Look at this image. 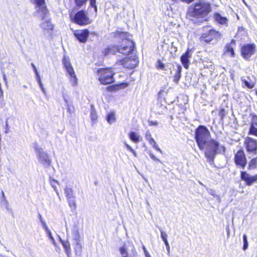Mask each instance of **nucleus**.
<instances>
[{
	"instance_id": "obj_1",
	"label": "nucleus",
	"mask_w": 257,
	"mask_h": 257,
	"mask_svg": "<svg viewBox=\"0 0 257 257\" xmlns=\"http://www.w3.org/2000/svg\"><path fill=\"white\" fill-rule=\"evenodd\" d=\"M116 36L122 39V41L121 44L118 46L108 47L109 49H110L109 51L110 54H114L116 52H118L124 55H127L133 51L135 44L133 41L127 38L128 36L127 33L118 32L116 34Z\"/></svg>"
},
{
	"instance_id": "obj_2",
	"label": "nucleus",
	"mask_w": 257,
	"mask_h": 257,
	"mask_svg": "<svg viewBox=\"0 0 257 257\" xmlns=\"http://www.w3.org/2000/svg\"><path fill=\"white\" fill-rule=\"evenodd\" d=\"M211 10V8L208 3L200 1L194 5L191 14L193 17L199 19L198 22L200 23L207 20V16Z\"/></svg>"
},
{
	"instance_id": "obj_3",
	"label": "nucleus",
	"mask_w": 257,
	"mask_h": 257,
	"mask_svg": "<svg viewBox=\"0 0 257 257\" xmlns=\"http://www.w3.org/2000/svg\"><path fill=\"white\" fill-rule=\"evenodd\" d=\"M205 156L210 161H213L216 155L221 152H225V148L219 146L218 142L210 139L205 144Z\"/></svg>"
},
{
	"instance_id": "obj_4",
	"label": "nucleus",
	"mask_w": 257,
	"mask_h": 257,
	"mask_svg": "<svg viewBox=\"0 0 257 257\" xmlns=\"http://www.w3.org/2000/svg\"><path fill=\"white\" fill-rule=\"evenodd\" d=\"M211 135L206 127L199 125L195 130V139L197 144L201 150H204L205 144L210 140Z\"/></svg>"
},
{
	"instance_id": "obj_5",
	"label": "nucleus",
	"mask_w": 257,
	"mask_h": 257,
	"mask_svg": "<svg viewBox=\"0 0 257 257\" xmlns=\"http://www.w3.org/2000/svg\"><path fill=\"white\" fill-rule=\"evenodd\" d=\"M33 148L36 154L39 162L44 167H49L51 165L52 162L48 153L45 152L37 143H34L33 144Z\"/></svg>"
},
{
	"instance_id": "obj_6",
	"label": "nucleus",
	"mask_w": 257,
	"mask_h": 257,
	"mask_svg": "<svg viewBox=\"0 0 257 257\" xmlns=\"http://www.w3.org/2000/svg\"><path fill=\"white\" fill-rule=\"evenodd\" d=\"M98 75H99V80L102 84H108L114 82V72L110 68L98 70Z\"/></svg>"
},
{
	"instance_id": "obj_7",
	"label": "nucleus",
	"mask_w": 257,
	"mask_h": 257,
	"mask_svg": "<svg viewBox=\"0 0 257 257\" xmlns=\"http://www.w3.org/2000/svg\"><path fill=\"white\" fill-rule=\"evenodd\" d=\"M41 11L42 13L39 14V16L41 18L42 21V22L40 24V27L44 30H52L53 28V26L48 17V11L45 8H42Z\"/></svg>"
},
{
	"instance_id": "obj_8",
	"label": "nucleus",
	"mask_w": 257,
	"mask_h": 257,
	"mask_svg": "<svg viewBox=\"0 0 257 257\" xmlns=\"http://www.w3.org/2000/svg\"><path fill=\"white\" fill-rule=\"evenodd\" d=\"M256 51V46L254 44H244L241 49L242 57L246 60H249L250 58L254 54Z\"/></svg>"
},
{
	"instance_id": "obj_9",
	"label": "nucleus",
	"mask_w": 257,
	"mask_h": 257,
	"mask_svg": "<svg viewBox=\"0 0 257 257\" xmlns=\"http://www.w3.org/2000/svg\"><path fill=\"white\" fill-rule=\"evenodd\" d=\"M74 22L77 24L81 26L87 25L91 23L86 13L83 10L78 12L75 15Z\"/></svg>"
},
{
	"instance_id": "obj_10",
	"label": "nucleus",
	"mask_w": 257,
	"mask_h": 257,
	"mask_svg": "<svg viewBox=\"0 0 257 257\" xmlns=\"http://www.w3.org/2000/svg\"><path fill=\"white\" fill-rule=\"evenodd\" d=\"M220 34L214 30H210L208 33H204L202 35V40L207 43H209L212 41L216 42L218 39L220 38Z\"/></svg>"
},
{
	"instance_id": "obj_11",
	"label": "nucleus",
	"mask_w": 257,
	"mask_h": 257,
	"mask_svg": "<svg viewBox=\"0 0 257 257\" xmlns=\"http://www.w3.org/2000/svg\"><path fill=\"white\" fill-rule=\"evenodd\" d=\"M235 163L236 165L244 169L246 165V159L242 150H239L235 155Z\"/></svg>"
},
{
	"instance_id": "obj_12",
	"label": "nucleus",
	"mask_w": 257,
	"mask_h": 257,
	"mask_svg": "<svg viewBox=\"0 0 257 257\" xmlns=\"http://www.w3.org/2000/svg\"><path fill=\"white\" fill-rule=\"evenodd\" d=\"M244 144L246 150L249 153L256 154L257 151V141L251 138L246 139Z\"/></svg>"
},
{
	"instance_id": "obj_13",
	"label": "nucleus",
	"mask_w": 257,
	"mask_h": 257,
	"mask_svg": "<svg viewBox=\"0 0 257 257\" xmlns=\"http://www.w3.org/2000/svg\"><path fill=\"white\" fill-rule=\"evenodd\" d=\"M240 178L248 186H251L253 183L257 182V175L251 176L245 171L241 172Z\"/></svg>"
},
{
	"instance_id": "obj_14",
	"label": "nucleus",
	"mask_w": 257,
	"mask_h": 257,
	"mask_svg": "<svg viewBox=\"0 0 257 257\" xmlns=\"http://www.w3.org/2000/svg\"><path fill=\"white\" fill-rule=\"evenodd\" d=\"M138 63V60L136 58H125L122 60L121 64L124 67L132 69L135 68Z\"/></svg>"
},
{
	"instance_id": "obj_15",
	"label": "nucleus",
	"mask_w": 257,
	"mask_h": 257,
	"mask_svg": "<svg viewBox=\"0 0 257 257\" xmlns=\"http://www.w3.org/2000/svg\"><path fill=\"white\" fill-rule=\"evenodd\" d=\"M76 38L82 43L85 42L89 35V31L87 29L76 31L74 33Z\"/></svg>"
},
{
	"instance_id": "obj_16",
	"label": "nucleus",
	"mask_w": 257,
	"mask_h": 257,
	"mask_svg": "<svg viewBox=\"0 0 257 257\" xmlns=\"http://www.w3.org/2000/svg\"><path fill=\"white\" fill-rule=\"evenodd\" d=\"M191 50L189 49L187 50V51L183 54L181 57V61L184 66V67L188 69L189 65V59L191 57V54L190 52Z\"/></svg>"
},
{
	"instance_id": "obj_17",
	"label": "nucleus",
	"mask_w": 257,
	"mask_h": 257,
	"mask_svg": "<svg viewBox=\"0 0 257 257\" xmlns=\"http://www.w3.org/2000/svg\"><path fill=\"white\" fill-rule=\"evenodd\" d=\"M257 116H253L249 128V134L257 137Z\"/></svg>"
},
{
	"instance_id": "obj_18",
	"label": "nucleus",
	"mask_w": 257,
	"mask_h": 257,
	"mask_svg": "<svg viewBox=\"0 0 257 257\" xmlns=\"http://www.w3.org/2000/svg\"><path fill=\"white\" fill-rule=\"evenodd\" d=\"M76 245L75 246V251L76 254H79V255L81 253L82 251V245L81 244L80 238L79 235H77V236L75 238Z\"/></svg>"
},
{
	"instance_id": "obj_19",
	"label": "nucleus",
	"mask_w": 257,
	"mask_h": 257,
	"mask_svg": "<svg viewBox=\"0 0 257 257\" xmlns=\"http://www.w3.org/2000/svg\"><path fill=\"white\" fill-rule=\"evenodd\" d=\"M235 45V41L234 40H232L230 44H227L225 49V53H230L231 57L234 56V52L233 49V46Z\"/></svg>"
},
{
	"instance_id": "obj_20",
	"label": "nucleus",
	"mask_w": 257,
	"mask_h": 257,
	"mask_svg": "<svg viewBox=\"0 0 257 257\" xmlns=\"http://www.w3.org/2000/svg\"><path fill=\"white\" fill-rule=\"evenodd\" d=\"M215 20L220 24H225L227 23V20L225 17L221 16L218 13H215L214 15Z\"/></svg>"
},
{
	"instance_id": "obj_21",
	"label": "nucleus",
	"mask_w": 257,
	"mask_h": 257,
	"mask_svg": "<svg viewBox=\"0 0 257 257\" xmlns=\"http://www.w3.org/2000/svg\"><path fill=\"white\" fill-rule=\"evenodd\" d=\"M64 191L67 199L75 198V195L71 187L67 186L66 187Z\"/></svg>"
},
{
	"instance_id": "obj_22",
	"label": "nucleus",
	"mask_w": 257,
	"mask_h": 257,
	"mask_svg": "<svg viewBox=\"0 0 257 257\" xmlns=\"http://www.w3.org/2000/svg\"><path fill=\"white\" fill-rule=\"evenodd\" d=\"M242 81L244 82V85L248 88H252L254 86V81L251 80L249 77H247V79L244 78H241Z\"/></svg>"
},
{
	"instance_id": "obj_23",
	"label": "nucleus",
	"mask_w": 257,
	"mask_h": 257,
	"mask_svg": "<svg viewBox=\"0 0 257 257\" xmlns=\"http://www.w3.org/2000/svg\"><path fill=\"white\" fill-rule=\"evenodd\" d=\"M35 4H36L37 6L39 7L38 10H37V12L39 14L41 13L42 11H41V9L42 8H45V9H47L45 0H34Z\"/></svg>"
},
{
	"instance_id": "obj_24",
	"label": "nucleus",
	"mask_w": 257,
	"mask_h": 257,
	"mask_svg": "<svg viewBox=\"0 0 257 257\" xmlns=\"http://www.w3.org/2000/svg\"><path fill=\"white\" fill-rule=\"evenodd\" d=\"M130 139L134 143H138L140 141V137L135 132H131L129 134Z\"/></svg>"
},
{
	"instance_id": "obj_25",
	"label": "nucleus",
	"mask_w": 257,
	"mask_h": 257,
	"mask_svg": "<svg viewBox=\"0 0 257 257\" xmlns=\"http://www.w3.org/2000/svg\"><path fill=\"white\" fill-rule=\"evenodd\" d=\"M50 184L51 186L53 187L54 191L56 193L57 195H59L58 191L57 190V185L58 184V181L54 180V179L52 178L51 177L50 178Z\"/></svg>"
},
{
	"instance_id": "obj_26",
	"label": "nucleus",
	"mask_w": 257,
	"mask_h": 257,
	"mask_svg": "<svg viewBox=\"0 0 257 257\" xmlns=\"http://www.w3.org/2000/svg\"><path fill=\"white\" fill-rule=\"evenodd\" d=\"M257 167V157L252 159L248 164V169H254Z\"/></svg>"
},
{
	"instance_id": "obj_27",
	"label": "nucleus",
	"mask_w": 257,
	"mask_h": 257,
	"mask_svg": "<svg viewBox=\"0 0 257 257\" xmlns=\"http://www.w3.org/2000/svg\"><path fill=\"white\" fill-rule=\"evenodd\" d=\"M106 120L109 124H111L115 121V116L114 112L108 113L106 117Z\"/></svg>"
},
{
	"instance_id": "obj_28",
	"label": "nucleus",
	"mask_w": 257,
	"mask_h": 257,
	"mask_svg": "<svg viewBox=\"0 0 257 257\" xmlns=\"http://www.w3.org/2000/svg\"><path fill=\"white\" fill-rule=\"evenodd\" d=\"M62 62L65 68H67L72 66L70 63V59L69 57L67 56H64Z\"/></svg>"
},
{
	"instance_id": "obj_29",
	"label": "nucleus",
	"mask_w": 257,
	"mask_h": 257,
	"mask_svg": "<svg viewBox=\"0 0 257 257\" xmlns=\"http://www.w3.org/2000/svg\"><path fill=\"white\" fill-rule=\"evenodd\" d=\"M181 67L178 66L177 68V74L175 75L174 77V81L176 83H178L180 78L181 77Z\"/></svg>"
},
{
	"instance_id": "obj_30",
	"label": "nucleus",
	"mask_w": 257,
	"mask_h": 257,
	"mask_svg": "<svg viewBox=\"0 0 257 257\" xmlns=\"http://www.w3.org/2000/svg\"><path fill=\"white\" fill-rule=\"evenodd\" d=\"M150 144L153 146V147L157 151L160 152L161 153H162V152L161 150L160 149V148L158 147V145L157 144L156 141L154 139H151L150 141H149Z\"/></svg>"
},
{
	"instance_id": "obj_31",
	"label": "nucleus",
	"mask_w": 257,
	"mask_h": 257,
	"mask_svg": "<svg viewBox=\"0 0 257 257\" xmlns=\"http://www.w3.org/2000/svg\"><path fill=\"white\" fill-rule=\"evenodd\" d=\"M70 76V82L72 86H76L77 85V78L76 74H74Z\"/></svg>"
},
{
	"instance_id": "obj_32",
	"label": "nucleus",
	"mask_w": 257,
	"mask_h": 257,
	"mask_svg": "<svg viewBox=\"0 0 257 257\" xmlns=\"http://www.w3.org/2000/svg\"><path fill=\"white\" fill-rule=\"evenodd\" d=\"M90 116H91L92 121H95V120H97V116L96 114V112L95 110L93 108V107H92L91 109Z\"/></svg>"
},
{
	"instance_id": "obj_33",
	"label": "nucleus",
	"mask_w": 257,
	"mask_h": 257,
	"mask_svg": "<svg viewBox=\"0 0 257 257\" xmlns=\"http://www.w3.org/2000/svg\"><path fill=\"white\" fill-rule=\"evenodd\" d=\"M160 233H161V237L162 240H163V241L164 242L168 241V240H167L168 235L167 234V233L166 232H165L163 230V229L161 228H160Z\"/></svg>"
},
{
	"instance_id": "obj_34",
	"label": "nucleus",
	"mask_w": 257,
	"mask_h": 257,
	"mask_svg": "<svg viewBox=\"0 0 257 257\" xmlns=\"http://www.w3.org/2000/svg\"><path fill=\"white\" fill-rule=\"evenodd\" d=\"M63 246L65 250V251L66 252L67 254H68L69 252H71V247L69 242L67 241H66L65 243H63Z\"/></svg>"
},
{
	"instance_id": "obj_35",
	"label": "nucleus",
	"mask_w": 257,
	"mask_h": 257,
	"mask_svg": "<svg viewBox=\"0 0 257 257\" xmlns=\"http://www.w3.org/2000/svg\"><path fill=\"white\" fill-rule=\"evenodd\" d=\"M67 200H68V202L69 206L71 208L75 209L76 206V203H75V198H71V199L69 198V199H67Z\"/></svg>"
},
{
	"instance_id": "obj_36",
	"label": "nucleus",
	"mask_w": 257,
	"mask_h": 257,
	"mask_svg": "<svg viewBox=\"0 0 257 257\" xmlns=\"http://www.w3.org/2000/svg\"><path fill=\"white\" fill-rule=\"evenodd\" d=\"M243 249L244 250H245L248 246L247 239V236L245 234H244L243 235Z\"/></svg>"
},
{
	"instance_id": "obj_37",
	"label": "nucleus",
	"mask_w": 257,
	"mask_h": 257,
	"mask_svg": "<svg viewBox=\"0 0 257 257\" xmlns=\"http://www.w3.org/2000/svg\"><path fill=\"white\" fill-rule=\"evenodd\" d=\"M76 5L78 7H82L85 4L87 0H74Z\"/></svg>"
},
{
	"instance_id": "obj_38",
	"label": "nucleus",
	"mask_w": 257,
	"mask_h": 257,
	"mask_svg": "<svg viewBox=\"0 0 257 257\" xmlns=\"http://www.w3.org/2000/svg\"><path fill=\"white\" fill-rule=\"evenodd\" d=\"M65 69L69 76H71V75H74L75 74L72 66L65 68Z\"/></svg>"
},
{
	"instance_id": "obj_39",
	"label": "nucleus",
	"mask_w": 257,
	"mask_h": 257,
	"mask_svg": "<svg viewBox=\"0 0 257 257\" xmlns=\"http://www.w3.org/2000/svg\"><path fill=\"white\" fill-rule=\"evenodd\" d=\"M207 190L208 192L210 195L213 196L214 197H215L216 198H219V196L216 195V192H215V190H213L212 189H207Z\"/></svg>"
},
{
	"instance_id": "obj_40",
	"label": "nucleus",
	"mask_w": 257,
	"mask_h": 257,
	"mask_svg": "<svg viewBox=\"0 0 257 257\" xmlns=\"http://www.w3.org/2000/svg\"><path fill=\"white\" fill-rule=\"evenodd\" d=\"M46 233H47V235H48V237H49V238L51 239V240L52 241V243L54 245H56L55 240L54 237L52 236V233H51V231L50 230V231H48Z\"/></svg>"
},
{
	"instance_id": "obj_41",
	"label": "nucleus",
	"mask_w": 257,
	"mask_h": 257,
	"mask_svg": "<svg viewBox=\"0 0 257 257\" xmlns=\"http://www.w3.org/2000/svg\"><path fill=\"white\" fill-rule=\"evenodd\" d=\"M90 4L92 7L94 8V11L95 12H97V7L96 5V0H90Z\"/></svg>"
},
{
	"instance_id": "obj_42",
	"label": "nucleus",
	"mask_w": 257,
	"mask_h": 257,
	"mask_svg": "<svg viewBox=\"0 0 257 257\" xmlns=\"http://www.w3.org/2000/svg\"><path fill=\"white\" fill-rule=\"evenodd\" d=\"M41 223L43 225L44 228L45 229L46 232L50 231L49 229L48 228L46 222L43 220V219H41Z\"/></svg>"
},
{
	"instance_id": "obj_43",
	"label": "nucleus",
	"mask_w": 257,
	"mask_h": 257,
	"mask_svg": "<svg viewBox=\"0 0 257 257\" xmlns=\"http://www.w3.org/2000/svg\"><path fill=\"white\" fill-rule=\"evenodd\" d=\"M157 67L158 68L163 69L164 68V64L160 60H158L157 62Z\"/></svg>"
},
{
	"instance_id": "obj_44",
	"label": "nucleus",
	"mask_w": 257,
	"mask_h": 257,
	"mask_svg": "<svg viewBox=\"0 0 257 257\" xmlns=\"http://www.w3.org/2000/svg\"><path fill=\"white\" fill-rule=\"evenodd\" d=\"M110 50V49H109V47H108V48H107L105 49L102 51V53H103V55H104V56H106L108 55L109 54H110V51H109Z\"/></svg>"
},
{
	"instance_id": "obj_45",
	"label": "nucleus",
	"mask_w": 257,
	"mask_h": 257,
	"mask_svg": "<svg viewBox=\"0 0 257 257\" xmlns=\"http://www.w3.org/2000/svg\"><path fill=\"white\" fill-rule=\"evenodd\" d=\"M164 243H165V244L166 245V249L167 250V253H168V255H170V247L169 242H168V241H167V242H164Z\"/></svg>"
},
{
	"instance_id": "obj_46",
	"label": "nucleus",
	"mask_w": 257,
	"mask_h": 257,
	"mask_svg": "<svg viewBox=\"0 0 257 257\" xmlns=\"http://www.w3.org/2000/svg\"><path fill=\"white\" fill-rule=\"evenodd\" d=\"M146 138L148 141V142L149 141H150L151 139H153V138H152L151 134V133L149 132H147V133L146 134Z\"/></svg>"
},
{
	"instance_id": "obj_47",
	"label": "nucleus",
	"mask_w": 257,
	"mask_h": 257,
	"mask_svg": "<svg viewBox=\"0 0 257 257\" xmlns=\"http://www.w3.org/2000/svg\"><path fill=\"white\" fill-rule=\"evenodd\" d=\"M68 108H67V111L68 112L71 114L74 112V108L72 106H69V104L67 105Z\"/></svg>"
},
{
	"instance_id": "obj_48",
	"label": "nucleus",
	"mask_w": 257,
	"mask_h": 257,
	"mask_svg": "<svg viewBox=\"0 0 257 257\" xmlns=\"http://www.w3.org/2000/svg\"><path fill=\"white\" fill-rule=\"evenodd\" d=\"M150 156L152 160H153L154 161H158L162 163V162L160 161V160L158 159V158H157L153 154H150Z\"/></svg>"
},
{
	"instance_id": "obj_49",
	"label": "nucleus",
	"mask_w": 257,
	"mask_h": 257,
	"mask_svg": "<svg viewBox=\"0 0 257 257\" xmlns=\"http://www.w3.org/2000/svg\"><path fill=\"white\" fill-rule=\"evenodd\" d=\"M149 124L150 125H155L157 126L158 125V122L157 121H149Z\"/></svg>"
},
{
	"instance_id": "obj_50",
	"label": "nucleus",
	"mask_w": 257,
	"mask_h": 257,
	"mask_svg": "<svg viewBox=\"0 0 257 257\" xmlns=\"http://www.w3.org/2000/svg\"><path fill=\"white\" fill-rule=\"evenodd\" d=\"M36 75L37 81L38 82L39 84H40V83H42V82H41V78H40V75L39 74V73L37 72V74H36Z\"/></svg>"
},
{
	"instance_id": "obj_51",
	"label": "nucleus",
	"mask_w": 257,
	"mask_h": 257,
	"mask_svg": "<svg viewBox=\"0 0 257 257\" xmlns=\"http://www.w3.org/2000/svg\"><path fill=\"white\" fill-rule=\"evenodd\" d=\"M124 145L128 150L130 152H133V149L129 145L125 143H124Z\"/></svg>"
},
{
	"instance_id": "obj_52",
	"label": "nucleus",
	"mask_w": 257,
	"mask_h": 257,
	"mask_svg": "<svg viewBox=\"0 0 257 257\" xmlns=\"http://www.w3.org/2000/svg\"><path fill=\"white\" fill-rule=\"evenodd\" d=\"M39 86H40V88H41V90H42V91H43V92L44 94H45V93H46V91H45V88H44V87H43V85L42 83L39 84Z\"/></svg>"
},
{
	"instance_id": "obj_53",
	"label": "nucleus",
	"mask_w": 257,
	"mask_h": 257,
	"mask_svg": "<svg viewBox=\"0 0 257 257\" xmlns=\"http://www.w3.org/2000/svg\"><path fill=\"white\" fill-rule=\"evenodd\" d=\"M31 65H32V67H33V69H34V72H35V74H37V72H38V71H37V68H36V67L35 65L33 63H32V64H31Z\"/></svg>"
},
{
	"instance_id": "obj_54",
	"label": "nucleus",
	"mask_w": 257,
	"mask_h": 257,
	"mask_svg": "<svg viewBox=\"0 0 257 257\" xmlns=\"http://www.w3.org/2000/svg\"><path fill=\"white\" fill-rule=\"evenodd\" d=\"M132 247H133V249H132V253H133V254H134V253H137V251H136V249H135V246H134L133 245H132Z\"/></svg>"
},
{
	"instance_id": "obj_55",
	"label": "nucleus",
	"mask_w": 257,
	"mask_h": 257,
	"mask_svg": "<svg viewBox=\"0 0 257 257\" xmlns=\"http://www.w3.org/2000/svg\"><path fill=\"white\" fill-rule=\"evenodd\" d=\"M3 78H4V80H5V84L7 85L8 82H7L5 74L3 75Z\"/></svg>"
},
{
	"instance_id": "obj_56",
	"label": "nucleus",
	"mask_w": 257,
	"mask_h": 257,
	"mask_svg": "<svg viewBox=\"0 0 257 257\" xmlns=\"http://www.w3.org/2000/svg\"><path fill=\"white\" fill-rule=\"evenodd\" d=\"M59 240H60V241L61 242V243L62 244V245H63V243H65L66 241H63V240L61 239V238L60 236H59Z\"/></svg>"
},
{
	"instance_id": "obj_57",
	"label": "nucleus",
	"mask_w": 257,
	"mask_h": 257,
	"mask_svg": "<svg viewBox=\"0 0 257 257\" xmlns=\"http://www.w3.org/2000/svg\"><path fill=\"white\" fill-rule=\"evenodd\" d=\"M143 249L144 250L145 254H146V252H148V251L147 250L146 248L145 247V246H143Z\"/></svg>"
},
{
	"instance_id": "obj_58",
	"label": "nucleus",
	"mask_w": 257,
	"mask_h": 257,
	"mask_svg": "<svg viewBox=\"0 0 257 257\" xmlns=\"http://www.w3.org/2000/svg\"><path fill=\"white\" fill-rule=\"evenodd\" d=\"M224 109H223L220 111V115L221 116H222V115H223V113L224 112Z\"/></svg>"
},
{
	"instance_id": "obj_59",
	"label": "nucleus",
	"mask_w": 257,
	"mask_h": 257,
	"mask_svg": "<svg viewBox=\"0 0 257 257\" xmlns=\"http://www.w3.org/2000/svg\"><path fill=\"white\" fill-rule=\"evenodd\" d=\"M146 257H151L150 254L148 252H146V254H145Z\"/></svg>"
},
{
	"instance_id": "obj_60",
	"label": "nucleus",
	"mask_w": 257,
	"mask_h": 257,
	"mask_svg": "<svg viewBox=\"0 0 257 257\" xmlns=\"http://www.w3.org/2000/svg\"><path fill=\"white\" fill-rule=\"evenodd\" d=\"M135 156V157H137V153L135 151V150L133 149V152H131Z\"/></svg>"
},
{
	"instance_id": "obj_61",
	"label": "nucleus",
	"mask_w": 257,
	"mask_h": 257,
	"mask_svg": "<svg viewBox=\"0 0 257 257\" xmlns=\"http://www.w3.org/2000/svg\"><path fill=\"white\" fill-rule=\"evenodd\" d=\"M39 218L40 220V221L41 222V219H43V218L41 214H39Z\"/></svg>"
},
{
	"instance_id": "obj_62",
	"label": "nucleus",
	"mask_w": 257,
	"mask_h": 257,
	"mask_svg": "<svg viewBox=\"0 0 257 257\" xmlns=\"http://www.w3.org/2000/svg\"><path fill=\"white\" fill-rule=\"evenodd\" d=\"M64 101H65V102H66V103H67V104L68 105V100H67V99L66 98H65V97H64Z\"/></svg>"
},
{
	"instance_id": "obj_63",
	"label": "nucleus",
	"mask_w": 257,
	"mask_h": 257,
	"mask_svg": "<svg viewBox=\"0 0 257 257\" xmlns=\"http://www.w3.org/2000/svg\"><path fill=\"white\" fill-rule=\"evenodd\" d=\"M2 195H3V197L5 198V195H4V193L3 191L2 192Z\"/></svg>"
},
{
	"instance_id": "obj_64",
	"label": "nucleus",
	"mask_w": 257,
	"mask_h": 257,
	"mask_svg": "<svg viewBox=\"0 0 257 257\" xmlns=\"http://www.w3.org/2000/svg\"><path fill=\"white\" fill-rule=\"evenodd\" d=\"M199 184L202 186H204L201 182H199Z\"/></svg>"
}]
</instances>
